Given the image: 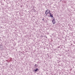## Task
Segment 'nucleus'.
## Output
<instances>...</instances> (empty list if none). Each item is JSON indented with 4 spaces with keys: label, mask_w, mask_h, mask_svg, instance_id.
<instances>
[{
    "label": "nucleus",
    "mask_w": 75,
    "mask_h": 75,
    "mask_svg": "<svg viewBox=\"0 0 75 75\" xmlns=\"http://www.w3.org/2000/svg\"><path fill=\"white\" fill-rule=\"evenodd\" d=\"M50 13H51V12L50 11L48 10H47L45 12V14H46L47 15L48 14H50Z\"/></svg>",
    "instance_id": "f257e3e1"
},
{
    "label": "nucleus",
    "mask_w": 75,
    "mask_h": 75,
    "mask_svg": "<svg viewBox=\"0 0 75 75\" xmlns=\"http://www.w3.org/2000/svg\"><path fill=\"white\" fill-rule=\"evenodd\" d=\"M52 22L53 24H55V23H56L55 22V18H54L52 20Z\"/></svg>",
    "instance_id": "f03ea898"
},
{
    "label": "nucleus",
    "mask_w": 75,
    "mask_h": 75,
    "mask_svg": "<svg viewBox=\"0 0 75 75\" xmlns=\"http://www.w3.org/2000/svg\"><path fill=\"white\" fill-rule=\"evenodd\" d=\"M50 17H52V18H53V16H52V15L51 13H50Z\"/></svg>",
    "instance_id": "7ed1b4c3"
},
{
    "label": "nucleus",
    "mask_w": 75,
    "mask_h": 75,
    "mask_svg": "<svg viewBox=\"0 0 75 75\" xmlns=\"http://www.w3.org/2000/svg\"><path fill=\"white\" fill-rule=\"evenodd\" d=\"M38 68H37L36 69H35L34 71L35 72H37V71H38Z\"/></svg>",
    "instance_id": "20e7f679"
},
{
    "label": "nucleus",
    "mask_w": 75,
    "mask_h": 75,
    "mask_svg": "<svg viewBox=\"0 0 75 75\" xmlns=\"http://www.w3.org/2000/svg\"><path fill=\"white\" fill-rule=\"evenodd\" d=\"M38 66H37V64H36L35 65V67H37Z\"/></svg>",
    "instance_id": "39448f33"
},
{
    "label": "nucleus",
    "mask_w": 75,
    "mask_h": 75,
    "mask_svg": "<svg viewBox=\"0 0 75 75\" xmlns=\"http://www.w3.org/2000/svg\"><path fill=\"white\" fill-rule=\"evenodd\" d=\"M44 19L43 18V19H42V20L44 21Z\"/></svg>",
    "instance_id": "423d86ee"
}]
</instances>
